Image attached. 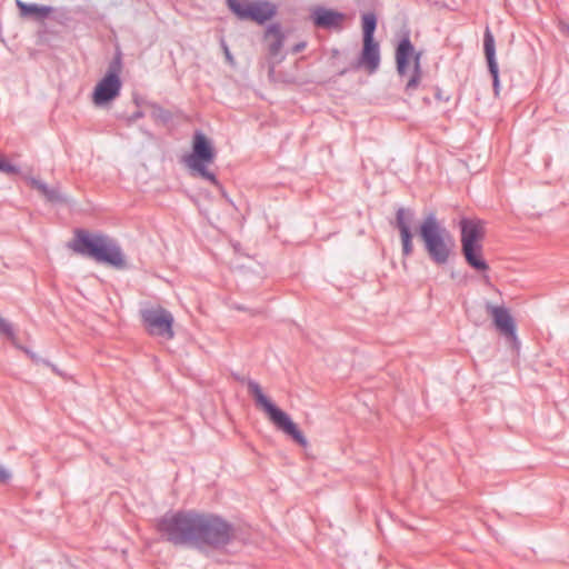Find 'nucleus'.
<instances>
[{
  "mask_svg": "<svg viewBox=\"0 0 569 569\" xmlns=\"http://www.w3.org/2000/svg\"><path fill=\"white\" fill-rule=\"evenodd\" d=\"M157 529L174 546L192 545L199 549H221L233 538V526L220 516L193 510L163 515Z\"/></svg>",
  "mask_w": 569,
  "mask_h": 569,
  "instance_id": "nucleus-1",
  "label": "nucleus"
},
{
  "mask_svg": "<svg viewBox=\"0 0 569 569\" xmlns=\"http://www.w3.org/2000/svg\"><path fill=\"white\" fill-rule=\"evenodd\" d=\"M419 236L432 262L438 266L449 262L455 253L456 240L435 214H428L422 220L419 227Z\"/></svg>",
  "mask_w": 569,
  "mask_h": 569,
  "instance_id": "nucleus-2",
  "label": "nucleus"
},
{
  "mask_svg": "<svg viewBox=\"0 0 569 569\" xmlns=\"http://www.w3.org/2000/svg\"><path fill=\"white\" fill-rule=\"evenodd\" d=\"M73 251L92 257L113 267H123L124 259L119 246L108 237L79 232L70 244Z\"/></svg>",
  "mask_w": 569,
  "mask_h": 569,
  "instance_id": "nucleus-3",
  "label": "nucleus"
},
{
  "mask_svg": "<svg viewBox=\"0 0 569 569\" xmlns=\"http://www.w3.org/2000/svg\"><path fill=\"white\" fill-rule=\"evenodd\" d=\"M249 395L254 399L256 406L261 408L270 421L284 435L298 445L306 447L308 441L291 417L272 402L262 391L260 385L252 379L247 380Z\"/></svg>",
  "mask_w": 569,
  "mask_h": 569,
  "instance_id": "nucleus-4",
  "label": "nucleus"
},
{
  "mask_svg": "<svg viewBox=\"0 0 569 569\" xmlns=\"http://www.w3.org/2000/svg\"><path fill=\"white\" fill-rule=\"evenodd\" d=\"M216 158L212 142L201 132H196L192 140V151L183 158L184 164L192 172L203 179L217 183L216 176L209 167Z\"/></svg>",
  "mask_w": 569,
  "mask_h": 569,
  "instance_id": "nucleus-5",
  "label": "nucleus"
},
{
  "mask_svg": "<svg viewBox=\"0 0 569 569\" xmlns=\"http://www.w3.org/2000/svg\"><path fill=\"white\" fill-rule=\"evenodd\" d=\"M120 67L110 66L106 74L96 83L92 91V103L102 108L116 100L121 91Z\"/></svg>",
  "mask_w": 569,
  "mask_h": 569,
  "instance_id": "nucleus-6",
  "label": "nucleus"
},
{
  "mask_svg": "<svg viewBox=\"0 0 569 569\" xmlns=\"http://www.w3.org/2000/svg\"><path fill=\"white\" fill-rule=\"evenodd\" d=\"M229 9L239 19H250L257 23H264L276 13V7L268 1L227 0Z\"/></svg>",
  "mask_w": 569,
  "mask_h": 569,
  "instance_id": "nucleus-7",
  "label": "nucleus"
},
{
  "mask_svg": "<svg viewBox=\"0 0 569 569\" xmlns=\"http://www.w3.org/2000/svg\"><path fill=\"white\" fill-rule=\"evenodd\" d=\"M397 69L401 76L409 73L410 60H412V72L410 73L409 80L406 84L407 91L416 90L420 82V63L419 54L415 53V49L408 39L402 40L396 53Z\"/></svg>",
  "mask_w": 569,
  "mask_h": 569,
  "instance_id": "nucleus-8",
  "label": "nucleus"
},
{
  "mask_svg": "<svg viewBox=\"0 0 569 569\" xmlns=\"http://www.w3.org/2000/svg\"><path fill=\"white\" fill-rule=\"evenodd\" d=\"M313 24L323 29H338L342 26L346 16L337 10L325 7H315L310 10Z\"/></svg>",
  "mask_w": 569,
  "mask_h": 569,
  "instance_id": "nucleus-9",
  "label": "nucleus"
},
{
  "mask_svg": "<svg viewBox=\"0 0 569 569\" xmlns=\"http://www.w3.org/2000/svg\"><path fill=\"white\" fill-rule=\"evenodd\" d=\"M397 228L400 231L402 253L410 256L413 251L411 224L413 222V212L408 209H399L397 211Z\"/></svg>",
  "mask_w": 569,
  "mask_h": 569,
  "instance_id": "nucleus-10",
  "label": "nucleus"
},
{
  "mask_svg": "<svg viewBox=\"0 0 569 569\" xmlns=\"http://www.w3.org/2000/svg\"><path fill=\"white\" fill-rule=\"evenodd\" d=\"M461 227V248L481 246L485 234L483 222L475 219H462Z\"/></svg>",
  "mask_w": 569,
  "mask_h": 569,
  "instance_id": "nucleus-11",
  "label": "nucleus"
},
{
  "mask_svg": "<svg viewBox=\"0 0 569 569\" xmlns=\"http://www.w3.org/2000/svg\"><path fill=\"white\" fill-rule=\"evenodd\" d=\"M483 47H485L486 59L488 62V68H489L490 74L492 76V86H493L495 96H498L499 91H500L499 69H498V63L496 60L495 39L489 30H487L485 33Z\"/></svg>",
  "mask_w": 569,
  "mask_h": 569,
  "instance_id": "nucleus-12",
  "label": "nucleus"
},
{
  "mask_svg": "<svg viewBox=\"0 0 569 569\" xmlns=\"http://www.w3.org/2000/svg\"><path fill=\"white\" fill-rule=\"evenodd\" d=\"M0 336L10 341L17 349L22 350L34 363H44L52 368V370L60 375L56 366L50 363L49 361L42 359L37 353L31 351L29 348L23 347L19 343L18 338L16 336L14 328L11 322H0Z\"/></svg>",
  "mask_w": 569,
  "mask_h": 569,
  "instance_id": "nucleus-13",
  "label": "nucleus"
},
{
  "mask_svg": "<svg viewBox=\"0 0 569 569\" xmlns=\"http://www.w3.org/2000/svg\"><path fill=\"white\" fill-rule=\"evenodd\" d=\"M492 325L496 332L502 337L505 345L518 353L521 343L517 336L516 322H492Z\"/></svg>",
  "mask_w": 569,
  "mask_h": 569,
  "instance_id": "nucleus-14",
  "label": "nucleus"
},
{
  "mask_svg": "<svg viewBox=\"0 0 569 569\" xmlns=\"http://www.w3.org/2000/svg\"><path fill=\"white\" fill-rule=\"evenodd\" d=\"M380 62L379 46L375 40L363 42L360 64L369 72H373Z\"/></svg>",
  "mask_w": 569,
  "mask_h": 569,
  "instance_id": "nucleus-15",
  "label": "nucleus"
},
{
  "mask_svg": "<svg viewBox=\"0 0 569 569\" xmlns=\"http://www.w3.org/2000/svg\"><path fill=\"white\" fill-rule=\"evenodd\" d=\"M461 250L467 263L471 268L479 272H485L488 270L489 267L486 260L483 259L481 246L461 248Z\"/></svg>",
  "mask_w": 569,
  "mask_h": 569,
  "instance_id": "nucleus-16",
  "label": "nucleus"
},
{
  "mask_svg": "<svg viewBox=\"0 0 569 569\" xmlns=\"http://www.w3.org/2000/svg\"><path fill=\"white\" fill-rule=\"evenodd\" d=\"M16 4L20 9L21 17L33 16L37 19H44L53 11V9L49 6L26 3L21 0H16Z\"/></svg>",
  "mask_w": 569,
  "mask_h": 569,
  "instance_id": "nucleus-17",
  "label": "nucleus"
},
{
  "mask_svg": "<svg viewBox=\"0 0 569 569\" xmlns=\"http://www.w3.org/2000/svg\"><path fill=\"white\" fill-rule=\"evenodd\" d=\"M140 315L143 320H172L171 313L163 309L158 303L146 302L140 309Z\"/></svg>",
  "mask_w": 569,
  "mask_h": 569,
  "instance_id": "nucleus-18",
  "label": "nucleus"
},
{
  "mask_svg": "<svg viewBox=\"0 0 569 569\" xmlns=\"http://www.w3.org/2000/svg\"><path fill=\"white\" fill-rule=\"evenodd\" d=\"M144 331L162 340H170L173 338L174 332L172 329L173 322H143Z\"/></svg>",
  "mask_w": 569,
  "mask_h": 569,
  "instance_id": "nucleus-19",
  "label": "nucleus"
},
{
  "mask_svg": "<svg viewBox=\"0 0 569 569\" xmlns=\"http://www.w3.org/2000/svg\"><path fill=\"white\" fill-rule=\"evenodd\" d=\"M32 188L39 191L47 200L56 202L62 200L59 191L56 188H50L43 181L37 178H27Z\"/></svg>",
  "mask_w": 569,
  "mask_h": 569,
  "instance_id": "nucleus-20",
  "label": "nucleus"
},
{
  "mask_svg": "<svg viewBox=\"0 0 569 569\" xmlns=\"http://www.w3.org/2000/svg\"><path fill=\"white\" fill-rule=\"evenodd\" d=\"M267 40L269 41L270 52L277 54L283 46V34L277 24H272L268 28L266 33Z\"/></svg>",
  "mask_w": 569,
  "mask_h": 569,
  "instance_id": "nucleus-21",
  "label": "nucleus"
},
{
  "mask_svg": "<svg viewBox=\"0 0 569 569\" xmlns=\"http://www.w3.org/2000/svg\"><path fill=\"white\" fill-rule=\"evenodd\" d=\"M377 20L375 14L366 13L362 17V30H363V42L373 40V33L376 30Z\"/></svg>",
  "mask_w": 569,
  "mask_h": 569,
  "instance_id": "nucleus-22",
  "label": "nucleus"
},
{
  "mask_svg": "<svg viewBox=\"0 0 569 569\" xmlns=\"http://www.w3.org/2000/svg\"><path fill=\"white\" fill-rule=\"evenodd\" d=\"M488 311L490 317H492L493 320H512L513 315L511 311L506 308L505 306H488Z\"/></svg>",
  "mask_w": 569,
  "mask_h": 569,
  "instance_id": "nucleus-23",
  "label": "nucleus"
},
{
  "mask_svg": "<svg viewBox=\"0 0 569 569\" xmlns=\"http://www.w3.org/2000/svg\"><path fill=\"white\" fill-rule=\"evenodd\" d=\"M0 171L10 176L19 173L18 167L3 157H0Z\"/></svg>",
  "mask_w": 569,
  "mask_h": 569,
  "instance_id": "nucleus-24",
  "label": "nucleus"
},
{
  "mask_svg": "<svg viewBox=\"0 0 569 569\" xmlns=\"http://www.w3.org/2000/svg\"><path fill=\"white\" fill-rule=\"evenodd\" d=\"M11 473L0 466V483H6L10 480Z\"/></svg>",
  "mask_w": 569,
  "mask_h": 569,
  "instance_id": "nucleus-25",
  "label": "nucleus"
},
{
  "mask_svg": "<svg viewBox=\"0 0 569 569\" xmlns=\"http://www.w3.org/2000/svg\"><path fill=\"white\" fill-rule=\"evenodd\" d=\"M305 48H306V42H300L293 47L292 51L295 53H297V52H300L301 50H303Z\"/></svg>",
  "mask_w": 569,
  "mask_h": 569,
  "instance_id": "nucleus-26",
  "label": "nucleus"
},
{
  "mask_svg": "<svg viewBox=\"0 0 569 569\" xmlns=\"http://www.w3.org/2000/svg\"><path fill=\"white\" fill-rule=\"evenodd\" d=\"M242 317L253 318V317H259V315L252 310H244V313Z\"/></svg>",
  "mask_w": 569,
  "mask_h": 569,
  "instance_id": "nucleus-27",
  "label": "nucleus"
},
{
  "mask_svg": "<svg viewBox=\"0 0 569 569\" xmlns=\"http://www.w3.org/2000/svg\"><path fill=\"white\" fill-rule=\"evenodd\" d=\"M224 53H226V58H227V60H228L230 63H232V62H233V58H232V56H231V53H230V51L228 50V48H227V47L224 48Z\"/></svg>",
  "mask_w": 569,
  "mask_h": 569,
  "instance_id": "nucleus-28",
  "label": "nucleus"
},
{
  "mask_svg": "<svg viewBox=\"0 0 569 569\" xmlns=\"http://www.w3.org/2000/svg\"><path fill=\"white\" fill-rule=\"evenodd\" d=\"M0 320H2V316L0 315Z\"/></svg>",
  "mask_w": 569,
  "mask_h": 569,
  "instance_id": "nucleus-29",
  "label": "nucleus"
},
{
  "mask_svg": "<svg viewBox=\"0 0 569 569\" xmlns=\"http://www.w3.org/2000/svg\"><path fill=\"white\" fill-rule=\"evenodd\" d=\"M568 31H569V27H568Z\"/></svg>",
  "mask_w": 569,
  "mask_h": 569,
  "instance_id": "nucleus-30",
  "label": "nucleus"
}]
</instances>
